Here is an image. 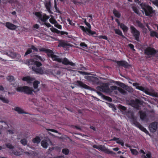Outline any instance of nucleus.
Listing matches in <instances>:
<instances>
[{"label":"nucleus","mask_w":158,"mask_h":158,"mask_svg":"<svg viewBox=\"0 0 158 158\" xmlns=\"http://www.w3.org/2000/svg\"><path fill=\"white\" fill-rule=\"evenodd\" d=\"M6 79L10 82H12L14 80V77L12 76H8L7 77Z\"/></svg>","instance_id":"a19ab883"},{"label":"nucleus","mask_w":158,"mask_h":158,"mask_svg":"<svg viewBox=\"0 0 158 158\" xmlns=\"http://www.w3.org/2000/svg\"><path fill=\"white\" fill-rule=\"evenodd\" d=\"M41 141L40 138L39 136H36L32 140V142L34 143L39 144Z\"/></svg>","instance_id":"a878e982"},{"label":"nucleus","mask_w":158,"mask_h":158,"mask_svg":"<svg viewBox=\"0 0 158 158\" xmlns=\"http://www.w3.org/2000/svg\"><path fill=\"white\" fill-rule=\"evenodd\" d=\"M32 52V50L31 48H28L26 52L25 53V56H26L30 53H31Z\"/></svg>","instance_id":"3c124183"},{"label":"nucleus","mask_w":158,"mask_h":158,"mask_svg":"<svg viewBox=\"0 0 158 158\" xmlns=\"http://www.w3.org/2000/svg\"><path fill=\"white\" fill-rule=\"evenodd\" d=\"M34 80V79L32 77H30L29 76H26L22 78V80L23 81H25L28 83H30Z\"/></svg>","instance_id":"a211bd4d"},{"label":"nucleus","mask_w":158,"mask_h":158,"mask_svg":"<svg viewBox=\"0 0 158 158\" xmlns=\"http://www.w3.org/2000/svg\"><path fill=\"white\" fill-rule=\"evenodd\" d=\"M136 127L139 128L142 131L145 132L146 134L150 135L147 129L142 126L139 122H136V123L134 125Z\"/></svg>","instance_id":"9d476101"},{"label":"nucleus","mask_w":158,"mask_h":158,"mask_svg":"<svg viewBox=\"0 0 158 158\" xmlns=\"http://www.w3.org/2000/svg\"><path fill=\"white\" fill-rule=\"evenodd\" d=\"M115 84L128 91H130L131 90L129 86L126 85L123 83L116 81L115 82Z\"/></svg>","instance_id":"9b49d317"},{"label":"nucleus","mask_w":158,"mask_h":158,"mask_svg":"<svg viewBox=\"0 0 158 158\" xmlns=\"http://www.w3.org/2000/svg\"><path fill=\"white\" fill-rule=\"evenodd\" d=\"M130 151L132 154L133 155H137L138 154V152L137 150L135 149H130Z\"/></svg>","instance_id":"4c0bfd02"},{"label":"nucleus","mask_w":158,"mask_h":158,"mask_svg":"<svg viewBox=\"0 0 158 158\" xmlns=\"http://www.w3.org/2000/svg\"><path fill=\"white\" fill-rule=\"evenodd\" d=\"M6 145L8 148L10 149H12L14 148V147L10 143L6 144Z\"/></svg>","instance_id":"c03bdc74"},{"label":"nucleus","mask_w":158,"mask_h":158,"mask_svg":"<svg viewBox=\"0 0 158 158\" xmlns=\"http://www.w3.org/2000/svg\"><path fill=\"white\" fill-rule=\"evenodd\" d=\"M128 115V118L131 119V121L134 124H135L136 122H138L137 121L136 117L134 116V113L133 112L131 111L129 112Z\"/></svg>","instance_id":"1a4fd4ad"},{"label":"nucleus","mask_w":158,"mask_h":158,"mask_svg":"<svg viewBox=\"0 0 158 158\" xmlns=\"http://www.w3.org/2000/svg\"><path fill=\"white\" fill-rule=\"evenodd\" d=\"M98 149L100 151H102L108 154H112L114 153L112 151H110L108 149L106 148L105 147L102 145H99L98 146Z\"/></svg>","instance_id":"f8f14e48"},{"label":"nucleus","mask_w":158,"mask_h":158,"mask_svg":"<svg viewBox=\"0 0 158 158\" xmlns=\"http://www.w3.org/2000/svg\"><path fill=\"white\" fill-rule=\"evenodd\" d=\"M55 27H56L57 28H58L59 29H62V26H61L57 22V23H56L55 24Z\"/></svg>","instance_id":"5fc2aeb1"},{"label":"nucleus","mask_w":158,"mask_h":158,"mask_svg":"<svg viewBox=\"0 0 158 158\" xmlns=\"http://www.w3.org/2000/svg\"><path fill=\"white\" fill-rule=\"evenodd\" d=\"M132 8L133 10L135 13H136L137 14L138 13V10L137 9V8L136 7H135L134 6H133V7H132Z\"/></svg>","instance_id":"bf43d9fd"},{"label":"nucleus","mask_w":158,"mask_h":158,"mask_svg":"<svg viewBox=\"0 0 158 158\" xmlns=\"http://www.w3.org/2000/svg\"><path fill=\"white\" fill-rule=\"evenodd\" d=\"M115 33L118 35L121 36L123 38H125V36L123 35L121 30L119 29H114Z\"/></svg>","instance_id":"cd10ccee"},{"label":"nucleus","mask_w":158,"mask_h":158,"mask_svg":"<svg viewBox=\"0 0 158 158\" xmlns=\"http://www.w3.org/2000/svg\"><path fill=\"white\" fill-rule=\"evenodd\" d=\"M103 90V92L105 93H111L112 92V91L107 86L106 87L104 86Z\"/></svg>","instance_id":"7c9ffc66"},{"label":"nucleus","mask_w":158,"mask_h":158,"mask_svg":"<svg viewBox=\"0 0 158 158\" xmlns=\"http://www.w3.org/2000/svg\"><path fill=\"white\" fill-rule=\"evenodd\" d=\"M44 24L48 27H49L52 26L49 23H48L45 22Z\"/></svg>","instance_id":"0e129e2a"},{"label":"nucleus","mask_w":158,"mask_h":158,"mask_svg":"<svg viewBox=\"0 0 158 158\" xmlns=\"http://www.w3.org/2000/svg\"><path fill=\"white\" fill-rule=\"evenodd\" d=\"M51 31L53 32L56 33L57 34H60L61 35H63L64 34L67 35L68 34V33L67 32L62 31L58 30V29L55 28L53 27L52 28H50Z\"/></svg>","instance_id":"2eb2a0df"},{"label":"nucleus","mask_w":158,"mask_h":158,"mask_svg":"<svg viewBox=\"0 0 158 158\" xmlns=\"http://www.w3.org/2000/svg\"><path fill=\"white\" fill-rule=\"evenodd\" d=\"M142 157L143 158H152V154L150 152H148L146 155H142Z\"/></svg>","instance_id":"c85d7f7f"},{"label":"nucleus","mask_w":158,"mask_h":158,"mask_svg":"<svg viewBox=\"0 0 158 158\" xmlns=\"http://www.w3.org/2000/svg\"><path fill=\"white\" fill-rule=\"evenodd\" d=\"M40 84V82L37 80H35L33 82V87L35 89H37L38 87V85Z\"/></svg>","instance_id":"473e14b6"},{"label":"nucleus","mask_w":158,"mask_h":158,"mask_svg":"<svg viewBox=\"0 0 158 158\" xmlns=\"http://www.w3.org/2000/svg\"><path fill=\"white\" fill-rule=\"evenodd\" d=\"M128 46L133 51H135V50L134 48V46L133 44H130L128 45Z\"/></svg>","instance_id":"6e6d98bb"},{"label":"nucleus","mask_w":158,"mask_h":158,"mask_svg":"<svg viewBox=\"0 0 158 158\" xmlns=\"http://www.w3.org/2000/svg\"><path fill=\"white\" fill-rule=\"evenodd\" d=\"M110 89L112 90H115L117 89V87L116 86L113 85L110 86Z\"/></svg>","instance_id":"e2e57ef3"},{"label":"nucleus","mask_w":158,"mask_h":158,"mask_svg":"<svg viewBox=\"0 0 158 158\" xmlns=\"http://www.w3.org/2000/svg\"><path fill=\"white\" fill-rule=\"evenodd\" d=\"M139 113L140 114V119L142 120H145L147 117L146 112L142 110H140L139 111Z\"/></svg>","instance_id":"aec40b11"},{"label":"nucleus","mask_w":158,"mask_h":158,"mask_svg":"<svg viewBox=\"0 0 158 158\" xmlns=\"http://www.w3.org/2000/svg\"><path fill=\"white\" fill-rule=\"evenodd\" d=\"M140 6L144 11L145 15L146 16H150L155 12L152 7L146 4L145 3H141L140 4Z\"/></svg>","instance_id":"7ed1b4c3"},{"label":"nucleus","mask_w":158,"mask_h":158,"mask_svg":"<svg viewBox=\"0 0 158 158\" xmlns=\"http://www.w3.org/2000/svg\"><path fill=\"white\" fill-rule=\"evenodd\" d=\"M118 107L120 110L123 111H125L127 110V108L126 107L123 106L121 105H119L118 106Z\"/></svg>","instance_id":"49530a36"},{"label":"nucleus","mask_w":158,"mask_h":158,"mask_svg":"<svg viewBox=\"0 0 158 158\" xmlns=\"http://www.w3.org/2000/svg\"><path fill=\"white\" fill-rule=\"evenodd\" d=\"M32 69L37 74H42L44 73V71L41 68L33 67H32Z\"/></svg>","instance_id":"f3484780"},{"label":"nucleus","mask_w":158,"mask_h":158,"mask_svg":"<svg viewBox=\"0 0 158 158\" xmlns=\"http://www.w3.org/2000/svg\"><path fill=\"white\" fill-rule=\"evenodd\" d=\"M5 25L8 29L11 30H14L17 28L16 26L9 22H6Z\"/></svg>","instance_id":"4468645a"},{"label":"nucleus","mask_w":158,"mask_h":158,"mask_svg":"<svg viewBox=\"0 0 158 158\" xmlns=\"http://www.w3.org/2000/svg\"><path fill=\"white\" fill-rule=\"evenodd\" d=\"M45 6L47 11L49 13L51 14H53V13L51 10V2L50 1L46 2L45 5Z\"/></svg>","instance_id":"412c9836"},{"label":"nucleus","mask_w":158,"mask_h":158,"mask_svg":"<svg viewBox=\"0 0 158 158\" xmlns=\"http://www.w3.org/2000/svg\"><path fill=\"white\" fill-rule=\"evenodd\" d=\"M136 22L139 27L142 29H143L145 27L144 26L141 22L138 20L136 21Z\"/></svg>","instance_id":"72a5a7b5"},{"label":"nucleus","mask_w":158,"mask_h":158,"mask_svg":"<svg viewBox=\"0 0 158 158\" xmlns=\"http://www.w3.org/2000/svg\"><path fill=\"white\" fill-rule=\"evenodd\" d=\"M80 46L84 48H86L87 47V45L84 42H81L80 44Z\"/></svg>","instance_id":"de8ad7c7"},{"label":"nucleus","mask_w":158,"mask_h":158,"mask_svg":"<svg viewBox=\"0 0 158 158\" xmlns=\"http://www.w3.org/2000/svg\"><path fill=\"white\" fill-rule=\"evenodd\" d=\"M31 49H33L34 51L37 52H38V49L35 47L34 45H32L31 46Z\"/></svg>","instance_id":"680f3d73"},{"label":"nucleus","mask_w":158,"mask_h":158,"mask_svg":"<svg viewBox=\"0 0 158 158\" xmlns=\"http://www.w3.org/2000/svg\"><path fill=\"white\" fill-rule=\"evenodd\" d=\"M49 21L50 23H51L52 24H55L57 22L56 20L54 19V18L53 17H51L49 19Z\"/></svg>","instance_id":"58836bf2"},{"label":"nucleus","mask_w":158,"mask_h":158,"mask_svg":"<svg viewBox=\"0 0 158 158\" xmlns=\"http://www.w3.org/2000/svg\"><path fill=\"white\" fill-rule=\"evenodd\" d=\"M115 21L117 23L118 26H121V23H120V22L118 20V19H115Z\"/></svg>","instance_id":"338daca9"},{"label":"nucleus","mask_w":158,"mask_h":158,"mask_svg":"<svg viewBox=\"0 0 158 158\" xmlns=\"http://www.w3.org/2000/svg\"><path fill=\"white\" fill-rule=\"evenodd\" d=\"M69 150L68 149L64 148L62 150V152L65 155H67L69 152Z\"/></svg>","instance_id":"c9c22d12"},{"label":"nucleus","mask_w":158,"mask_h":158,"mask_svg":"<svg viewBox=\"0 0 158 158\" xmlns=\"http://www.w3.org/2000/svg\"><path fill=\"white\" fill-rule=\"evenodd\" d=\"M47 130L48 131H52V132H55L56 133H58V132L57 130L53 129H47Z\"/></svg>","instance_id":"052dcab7"},{"label":"nucleus","mask_w":158,"mask_h":158,"mask_svg":"<svg viewBox=\"0 0 158 158\" xmlns=\"http://www.w3.org/2000/svg\"><path fill=\"white\" fill-rule=\"evenodd\" d=\"M103 98L104 99H105L109 102H111L112 101V98L109 97L104 95V96H103Z\"/></svg>","instance_id":"79ce46f5"},{"label":"nucleus","mask_w":158,"mask_h":158,"mask_svg":"<svg viewBox=\"0 0 158 158\" xmlns=\"http://www.w3.org/2000/svg\"><path fill=\"white\" fill-rule=\"evenodd\" d=\"M134 103L138 106V105H142V103L141 101L139 100L136 99H135V101H134Z\"/></svg>","instance_id":"e433bc0d"},{"label":"nucleus","mask_w":158,"mask_h":158,"mask_svg":"<svg viewBox=\"0 0 158 158\" xmlns=\"http://www.w3.org/2000/svg\"><path fill=\"white\" fill-rule=\"evenodd\" d=\"M117 143L120 144L122 146H123L124 145V143L123 141L121 140H118L116 141Z\"/></svg>","instance_id":"603ef678"},{"label":"nucleus","mask_w":158,"mask_h":158,"mask_svg":"<svg viewBox=\"0 0 158 158\" xmlns=\"http://www.w3.org/2000/svg\"><path fill=\"white\" fill-rule=\"evenodd\" d=\"M39 51L40 52H44L46 53L48 56L52 58L53 61H56L59 63L61 62L63 64L65 65H69L73 66H74L76 65L74 63L70 61L66 57L64 58L63 59L59 58L58 56L53 54V52L51 50L41 48L39 49Z\"/></svg>","instance_id":"f257e3e1"},{"label":"nucleus","mask_w":158,"mask_h":158,"mask_svg":"<svg viewBox=\"0 0 158 158\" xmlns=\"http://www.w3.org/2000/svg\"><path fill=\"white\" fill-rule=\"evenodd\" d=\"M85 32H88V33H87V34L88 35H94L95 34H96V33L95 31H93L91 30V29H87L86 30Z\"/></svg>","instance_id":"2f4dec72"},{"label":"nucleus","mask_w":158,"mask_h":158,"mask_svg":"<svg viewBox=\"0 0 158 158\" xmlns=\"http://www.w3.org/2000/svg\"><path fill=\"white\" fill-rule=\"evenodd\" d=\"M67 21L69 22V23L71 25H72V24L74 23L72 22V21L71 20L69 19H67Z\"/></svg>","instance_id":"774afa93"},{"label":"nucleus","mask_w":158,"mask_h":158,"mask_svg":"<svg viewBox=\"0 0 158 158\" xmlns=\"http://www.w3.org/2000/svg\"><path fill=\"white\" fill-rule=\"evenodd\" d=\"M130 31L132 34L134 39L138 42H140V32L134 26H131L130 27Z\"/></svg>","instance_id":"39448f33"},{"label":"nucleus","mask_w":158,"mask_h":158,"mask_svg":"<svg viewBox=\"0 0 158 158\" xmlns=\"http://www.w3.org/2000/svg\"><path fill=\"white\" fill-rule=\"evenodd\" d=\"M49 18V16L47 15L46 14H44L42 15V18L40 19V20L42 22H46L47 20Z\"/></svg>","instance_id":"bb28decb"},{"label":"nucleus","mask_w":158,"mask_h":158,"mask_svg":"<svg viewBox=\"0 0 158 158\" xmlns=\"http://www.w3.org/2000/svg\"><path fill=\"white\" fill-rule=\"evenodd\" d=\"M139 84L137 82L134 83L133 84V85L135 87L136 89L140 90L145 93L146 94L150 96L158 97V94L156 93L150 92L149 91V89L146 87H144L142 86H139Z\"/></svg>","instance_id":"f03ea898"},{"label":"nucleus","mask_w":158,"mask_h":158,"mask_svg":"<svg viewBox=\"0 0 158 158\" xmlns=\"http://www.w3.org/2000/svg\"><path fill=\"white\" fill-rule=\"evenodd\" d=\"M14 110L19 114H27L26 112L19 107H15L14 108Z\"/></svg>","instance_id":"5701e85b"},{"label":"nucleus","mask_w":158,"mask_h":158,"mask_svg":"<svg viewBox=\"0 0 158 158\" xmlns=\"http://www.w3.org/2000/svg\"><path fill=\"white\" fill-rule=\"evenodd\" d=\"M0 100L2 101L5 103H8L9 102V101L8 99L5 98V97H3L2 96L0 95Z\"/></svg>","instance_id":"c756f323"},{"label":"nucleus","mask_w":158,"mask_h":158,"mask_svg":"<svg viewBox=\"0 0 158 158\" xmlns=\"http://www.w3.org/2000/svg\"><path fill=\"white\" fill-rule=\"evenodd\" d=\"M113 13L114 14L115 17L117 18H120L121 16V14L118 11L114 9L113 11Z\"/></svg>","instance_id":"b1692460"},{"label":"nucleus","mask_w":158,"mask_h":158,"mask_svg":"<svg viewBox=\"0 0 158 158\" xmlns=\"http://www.w3.org/2000/svg\"><path fill=\"white\" fill-rule=\"evenodd\" d=\"M54 8L57 11V12L58 13H60V11L59 10H58V8L57 7V6L56 4V2L55 0H54Z\"/></svg>","instance_id":"4d7b16f0"},{"label":"nucleus","mask_w":158,"mask_h":158,"mask_svg":"<svg viewBox=\"0 0 158 158\" xmlns=\"http://www.w3.org/2000/svg\"><path fill=\"white\" fill-rule=\"evenodd\" d=\"M156 32L155 31H152L150 32V35L151 37H154L156 35Z\"/></svg>","instance_id":"13d9d810"},{"label":"nucleus","mask_w":158,"mask_h":158,"mask_svg":"<svg viewBox=\"0 0 158 158\" xmlns=\"http://www.w3.org/2000/svg\"><path fill=\"white\" fill-rule=\"evenodd\" d=\"M16 90L18 92H24L26 94L30 95L32 94L33 91V90L32 88L27 86L18 87L16 88Z\"/></svg>","instance_id":"20e7f679"},{"label":"nucleus","mask_w":158,"mask_h":158,"mask_svg":"<svg viewBox=\"0 0 158 158\" xmlns=\"http://www.w3.org/2000/svg\"><path fill=\"white\" fill-rule=\"evenodd\" d=\"M35 64L36 65V66L37 67H39L42 65V64L41 62L37 61H35L34 62Z\"/></svg>","instance_id":"09e8293b"},{"label":"nucleus","mask_w":158,"mask_h":158,"mask_svg":"<svg viewBox=\"0 0 158 158\" xmlns=\"http://www.w3.org/2000/svg\"><path fill=\"white\" fill-rule=\"evenodd\" d=\"M158 123L156 122H154L151 123L149 126L150 131L152 132H154L156 131L157 128Z\"/></svg>","instance_id":"0eeeda50"},{"label":"nucleus","mask_w":158,"mask_h":158,"mask_svg":"<svg viewBox=\"0 0 158 158\" xmlns=\"http://www.w3.org/2000/svg\"><path fill=\"white\" fill-rule=\"evenodd\" d=\"M98 37L99 39H102L104 40H105L108 41H109L107 37V36L106 35H99L98 36Z\"/></svg>","instance_id":"a18cd8bd"},{"label":"nucleus","mask_w":158,"mask_h":158,"mask_svg":"<svg viewBox=\"0 0 158 158\" xmlns=\"http://www.w3.org/2000/svg\"><path fill=\"white\" fill-rule=\"evenodd\" d=\"M103 87H104V86H99L98 87V89L99 91L103 92Z\"/></svg>","instance_id":"69168bd1"},{"label":"nucleus","mask_w":158,"mask_h":158,"mask_svg":"<svg viewBox=\"0 0 158 158\" xmlns=\"http://www.w3.org/2000/svg\"><path fill=\"white\" fill-rule=\"evenodd\" d=\"M85 25L88 27V28L86 27L85 28L84 26H79L80 28L84 32H85V31H86V29H91V25L88 22L87 23H86Z\"/></svg>","instance_id":"4be33fe9"},{"label":"nucleus","mask_w":158,"mask_h":158,"mask_svg":"<svg viewBox=\"0 0 158 158\" xmlns=\"http://www.w3.org/2000/svg\"><path fill=\"white\" fill-rule=\"evenodd\" d=\"M70 45L69 44L65 42L64 41L60 40H59L58 46L59 47H62L65 48L67 46H70Z\"/></svg>","instance_id":"dca6fc26"},{"label":"nucleus","mask_w":158,"mask_h":158,"mask_svg":"<svg viewBox=\"0 0 158 158\" xmlns=\"http://www.w3.org/2000/svg\"><path fill=\"white\" fill-rule=\"evenodd\" d=\"M48 141L51 143V141L49 139L48 140V141L45 139L42 140L41 142L42 146L44 148H47L48 145Z\"/></svg>","instance_id":"6ab92c4d"},{"label":"nucleus","mask_w":158,"mask_h":158,"mask_svg":"<svg viewBox=\"0 0 158 158\" xmlns=\"http://www.w3.org/2000/svg\"><path fill=\"white\" fill-rule=\"evenodd\" d=\"M114 62L117 63L118 65L120 66L123 67L125 68H127L129 66V64L125 60H113Z\"/></svg>","instance_id":"6e6552de"},{"label":"nucleus","mask_w":158,"mask_h":158,"mask_svg":"<svg viewBox=\"0 0 158 158\" xmlns=\"http://www.w3.org/2000/svg\"><path fill=\"white\" fill-rule=\"evenodd\" d=\"M21 143L24 146L27 145V141L26 139L25 138L23 139L20 140Z\"/></svg>","instance_id":"f704fd0d"},{"label":"nucleus","mask_w":158,"mask_h":158,"mask_svg":"<svg viewBox=\"0 0 158 158\" xmlns=\"http://www.w3.org/2000/svg\"><path fill=\"white\" fill-rule=\"evenodd\" d=\"M157 51L155 48L150 47L146 48L144 50V53L147 56H154L156 53Z\"/></svg>","instance_id":"423d86ee"},{"label":"nucleus","mask_w":158,"mask_h":158,"mask_svg":"<svg viewBox=\"0 0 158 158\" xmlns=\"http://www.w3.org/2000/svg\"><path fill=\"white\" fill-rule=\"evenodd\" d=\"M35 57L37 60H39L42 61H44V59L42 58L41 56L38 55H36Z\"/></svg>","instance_id":"8fccbe9b"},{"label":"nucleus","mask_w":158,"mask_h":158,"mask_svg":"<svg viewBox=\"0 0 158 158\" xmlns=\"http://www.w3.org/2000/svg\"><path fill=\"white\" fill-rule=\"evenodd\" d=\"M76 83L78 85L82 88H84L86 89L90 90L91 87L86 84L84 83L82 81H77Z\"/></svg>","instance_id":"ddd939ff"},{"label":"nucleus","mask_w":158,"mask_h":158,"mask_svg":"<svg viewBox=\"0 0 158 158\" xmlns=\"http://www.w3.org/2000/svg\"><path fill=\"white\" fill-rule=\"evenodd\" d=\"M120 27L122 29L123 31L124 32H127L128 30V28L125 24L122 23H121V25L120 26Z\"/></svg>","instance_id":"393cba45"},{"label":"nucleus","mask_w":158,"mask_h":158,"mask_svg":"<svg viewBox=\"0 0 158 158\" xmlns=\"http://www.w3.org/2000/svg\"><path fill=\"white\" fill-rule=\"evenodd\" d=\"M35 15L40 19L42 18V15L40 12H35Z\"/></svg>","instance_id":"37998d69"},{"label":"nucleus","mask_w":158,"mask_h":158,"mask_svg":"<svg viewBox=\"0 0 158 158\" xmlns=\"http://www.w3.org/2000/svg\"><path fill=\"white\" fill-rule=\"evenodd\" d=\"M109 106L112 108L113 111H115L116 110V108L114 106V104L112 103H109Z\"/></svg>","instance_id":"ea45409f"},{"label":"nucleus","mask_w":158,"mask_h":158,"mask_svg":"<svg viewBox=\"0 0 158 158\" xmlns=\"http://www.w3.org/2000/svg\"><path fill=\"white\" fill-rule=\"evenodd\" d=\"M118 90L122 94H126V91L121 88H119Z\"/></svg>","instance_id":"864d4df0"}]
</instances>
